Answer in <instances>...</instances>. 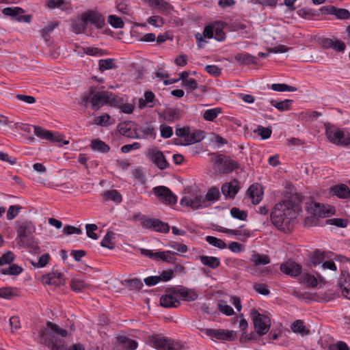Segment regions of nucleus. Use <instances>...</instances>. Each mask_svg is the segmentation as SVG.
<instances>
[{"mask_svg":"<svg viewBox=\"0 0 350 350\" xmlns=\"http://www.w3.org/2000/svg\"><path fill=\"white\" fill-rule=\"evenodd\" d=\"M199 259L202 264L212 269H216L220 265L219 259L215 256H200Z\"/></svg>","mask_w":350,"mask_h":350,"instance_id":"nucleus-28","label":"nucleus"},{"mask_svg":"<svg viewBox=\"0 0 350 350\" xmlns=\"http://www.w3.org/2000/svg\"><path fill=\"white\" fill-rule=\"evenodd\" d=\"M187 203H189V206L193 209L206 207L209 204L206 203L204 197L201 195L194 196L192 198H190L189 201H187Z\"/></svg>","mask_w":350,"mask_h":350,"instance_id":"nucleus-25","label":"nucleus"},{"mask_svg":"<svg viewBox=\"0 0 350 350\" xmlns=\"http://www.w3.org/2000/svg\"><path fill=\"white\" fill-rule=\"evenodd\" d=\"M270 103L272 106L278 109L280 111L288 110L291 105L293 103V100L290 99H286L282 101H277L275 100H271Z\"/></svg>","mask_w":350,"mask_h":350,"instance_id":"nucleus-35","label":"nucleus"},{"mask_svg":"<svg viewBox=\"0 0 350 350\" xmlns=\"http://www.w3.org/2000/svg\"><path fill=\"white\" fill-rule=\"evenodd\" d=\"M50 256L49 254H42L38 259V262H34L33 260L30 261V263L32 266L36 268L38 267H45L49 262Z\"/></svg>","mask_w":350,"mask_h":350,"instance_id":"nucleus-51","label":"nucleus"},{"mask_svg":"<svg viewBox=\"0 0 350 350\" xmlns=\"http://www.w3.org/2000/svg\"><path fill=\"white\" fill-rule=\"evenodd\" d=\"M109 120L110 116L108 114L105 113L95 118L94 120V124L101 126H106L109 124Z\"/></svg>","mask_w":350,"mask_h":350,"instance_id":"nucleus-59","label":"nucleus"},{"mask_svg":"<svg viewBox=\"0 0 350 350\" xmlns=\"http://www.w3.org/2000/svg\"><path fill=\"white\" fill-rule=\"evenodd\" d=\"M146 155L148 159L159 170H163L169 167L170 164L161 151L156 149H150Z\"/></svg>","mask_w":350,"mask_h":350,"instance_id":"nucleus-11","label":"nucleus"},{"mask_svg":"<svg viewBox=\"0 0 350 350\" xmlns=\"http://www.w3.org/2000/svg\"><path fill=\"white\" fill-rule=\"evenodd\" d=\"M221 190L226 198L233 199L239 190L238 182L234 180L225 183L222 185Z\"/></svg>","mask_w":350,"mask_h":350,"instance_id":"nucleus-20","label":"nucleus"},{"mask_svg":"<svg viewBox=\"0 0 350 350\" xmlns=\"http://www.w3.org/2000/svg\"><path fill=\"white\" fill-rule=\"evenodd\" d=\"M235 60L241 64H256V57L247 53H239L235 55Z\"/></svg>","mask_w":350,"mask_h":350,"instance_id":"nucleus-26","label":"nucleus"},{"mask_svg":"<svg viewBox=\"0 0 350 350\" xmlns=\"http://www.w3.org/2000/svg\"><path fill=\"white\" fill-rule=\"evenodd\" d=\"M325 257L324 252H321L318 249L315 250L309 255L310 263L314 267L321 264L324 260Z\"/></svg>","mask_w":350,"mask_h":350,"instance_id":"nucleus-33","label":"nucleus"},{"mask_svg":"<svg viewBox=\"0 0 350 350\" xmlns=\"http://www.w3.org/2000/svg\"><path fill=\"white\" fill-rule=\"evenodd\" d=\"M151 342L157 350H182L183 347L179 342L160 336H152Z\"/></svg>","mask_w":350,"mask_h":350,"instance_id":"nucleus-9","label":"nucleus"},{"mask_svg":"<svg viewBox=\"0 0 350 350\" xmlns=\"http://www.w3.org/2000/svg\"><path fill=\"white\" fill-rule=\"evenodd\" d=\"M302 282L308 288H314L317 286V278L310 273H304L302 275Z\"/></svg>","mask_w":350,"mask_h":350,"instance_id":"nucleus-44","label":"nucleus"},{"mask_svg":"<svg viewBox=\"0 0 350 350\" xmlns=\"http://www.w3.org/2000/svg\"><path fill=\"white\" fill-rule=\"evenodd\" d=\"M213 155H214L215 165L221 174H229L240 166L237 161L232 160L228 156L215 153Z\"/></svg>","mask_w":350,"mask_h":350,"instance_id":"nucleus-7","label":"nucleus"},{"mask_svg":"<svg viewBox=\"0 0 350 350\" xmlns=\"http://www.w3.org/2000/svg\"><path fill=\"white\" fill-rule=\"evenodd\" d=\"M247 194L252 199V203L258 204L262 199L263 191L259 184H253L247 189Z\"/></svg>","mask_w":350,"mask_h":350,"instance_id":"nucleus-19","label":"nucleus"},{"mask_svg":"<svg viewBox=\"0 0 350 350\" xmlns=\"http://www.w3.org/2000/svg\"><path fill=\"white\" fill-rule=\"evenodd\" d=\"M207 243H208L210 245L218 247L219 249H225L226 247V244L224 241H222L220 239H218L215 237L212 236H207L205 238Z\"/></svg>","mask_w":350,"mask_h":350,"instance_id":"nucleus-47","label":"nucleus"},{"mask_svg":"<svg viewBox=\"0 0 350 350\" xmlns=\"http://www.w3.org/2000/svg\"><path fill=\"white\" fill-rule=\"evenodd\" d=\"M176 254V252L171 251L162 252V255L160 260L168 263H175L176 258L173 256V255Z\"/></svg>","mask_w":350,"mask_h":350,"instance_id":"nucleus-63","label":"nucleus"},{"mask_svg":"<svg viewBox=\"0 0 350 350\" xmlns=\"http://www.w3.org/2000/svg\"><path fill=\"white\" fill-rule=\"evenodd\" d=\"M70 287L74 291L79 292L84 289L86 285L84 281L80 279L73 278L70 282Z\"/></svg>","mask_w":350,"mask_h":350,"instance_id":"nucleus-54","label":"nucleus"},{"mask_svg":"<svg viewBox=\"0 0 350 350\" xmlns=\"http://www.w3.org/2000/svg\"><path fill=\"white\" fill-rule=\"evenodd\" d=\"M120 344L123 345L124 347L128 350H135L137 347V342L131 340L126 336H120L118 338Z\"/></svg>","mask_w":350,"mask_h":350,"instance_id":"nucleus-40","label":"nucleus"},{"mask_svg":"<svg viewBox=\"0 0 350 350\" xmlns=\"http://www.w3.org/2000/svg\"><path fill=\"white\" fill-rule=\"evenodd\" d=\"M103 198L105 200H111L116 203H120L122 200L121 194L116 189L105 191Z\"/></svg>","mask_w":350,"mask_h":350,"instance_id":"nucleus-36","label":"nucleus"},{"mask_svg":"<svg viewBox=\"0 0 350 350\" xmlns=\"http://www.w3.org/2000/svg\"><path fill=\"white\" fill-rule=\"evenodd\" d=\"M280 269L283 273L295 278L301 274L302 267L294 261L289 260L282 263Z\"/></svg>","mask_w":350,"mask_h":350,"instance_id":"nucleus-16","label":"nucleus"},{"mask_svg":"<svg viewBox=\"0 0 350 350\" xmlns=\"http://www.w3.org/2000/svg\"><path fill=\"white\" fill-rule=\"evenodd\" d=\"M118 131L120 135L132 139L139 138L133 122L126 121L120 122L118 125Z\"/></svg>","mask_w":350,"mask_h":350,"instance_id":"nucleus-18","label":"nucleus"},{"mask_svg":"<svg viewBox=\"0 0 350 350\" xmlns=\"http://www.w3.org/2000/svg\"><path fill=\"white\" fill-rule=\"evenodd\" d=\"M142 226L144 228L162 233H167L170 231V226L159 219L148 218L142 221Z\"/></svg>","mask_w":350,"mask_h":350,"instance_id":"nucleus-12","label":"nucleus"},{"mask_svg":"<svg viewBox=\"0 0 350 350\" xmlns=\"http://www.w3.org/2000/svg\"><path fill=\"white\" fill-rule=\"evenodd\" d=\"M16 295V294L11 287H3L0 288V297L10 299Z\"/></svg>","mask_w":350,"mask_h":350,"instance_id":"nucleus-61","label":"nucleus"},{"mask_svg":"<svg viewBox=\"0 0 350 350\" xmlns=\"http://www.w3.org/2000/svg\"><path fill=\"white\" fill-rule=\"evenodd\" d=\"M228 26V23L221 22V21H217L215 23V38L217 41H223L226 38V33L223 31V28Z\"/></svg>","mask_w":350,"mask_h":350,"instance_id":"nucleus-27","label":"nucleus"},{"mask_svg":"<svg viewBox=\"0 0 350 350\" xmlns=\"http://www.w3.org/2000/svg\"><path fill=\"white\" fill-rule=\"evenodd\" d=\"M14 228L17 234L16 242L18 245L29 248L31 252L36 254L40 252L38 243L32 236L36 228L31 221L25 219L18 220L16 221Z\"/></svg>","mask_w":350,"mask_h":350,"instance_id":"nucleus-2","label":"nucleus"},{"mask_svg":"<svg viewBox=\"0 0 350 350\" xmlns=\"http://www.w3.org/2000/svg\"><path fill=\"white\" fill-rule=\"evenodd\" d=\"M57 25V23H50L46 26H45L43 29H41L40 33L42 37L46 40L49 41V35L53 31L55 27Z\"/></svg>","mask_w":350,"mask_h":350,"instance_id":"nucleus-52","label":"nucleus"},{"mask_svg":"<svg viewBox=\"0 0 350 350\" xmlns=\"http://www.w3.org/2000/svg\"><path fill=\"white\" fill-rule=\"evenodd\" d=\"M113 232H107L101 241L100 245L103 247H106L110 250L113 249L114 247V243L111 242V239L113 238Z\"/></svg>","mask_w":350,"mask_h":350,"instance_id":"nucleus-49","label":"nucleus"},{"mask_svg":"<svg viewBox=\"0 0 350 350\" xmlns=\"http://www.w3.org/2000/svg\"><path fill=\"white\" fill-rule=\"evenodd\" d=\"M176 135L180 138H184L185 142H187L190 135V128L189 126H184L183 128L176 126Z\"/></svg>","mask_w":350,"mask_h":350,"instance_id":"nucleus-55","label":"nucleus"},{"mask_svg":"<svg viewBox=\"0 0 350 350\" xmlns=\"http://www.w3.org/2000/svg\"><path fill=\"white\" fill-rule=\"evenodd\" d=\"M3 14L11 17H18L25 12L24 10L19 7L5 8L3 10Z\"/></svg>","mask_w":350,"mask_h":350,"instance_id":"nucleus-46","label":"nucleus"},{"mask_svg":"<svg viewBox=\"0 0 350 350\" xmlns=\"http://www.w3.org/2000/svg\"><path fill=\"white\" fill-rule=\"evenodd\" d=\"M14 260V254L12 252L8 251L0 256V266L5 264H11Z\"/></svg>","mask_w":350,"mask_h":350,"instance_id":"nucleus-58","label":"nucleus"},{"mask_svg":"<svg viewBox=\"0 0 350 350\" xmlns=\"http://www.w3.org/2000/svg\"><path fill=\"white\" fill-rule=\"evenodd\" d=\"M325 135L328 140L334 144L341 146L350 145V134L334 126H327Z\"/></svg>","mask_w":350,"mask_h":350,"instance_id":"nucleus-5","label":"nucleus"},{"mask_svg":"<svg viewBox=\"0 0 350 350\" xmlns=\"http://www.w3.org/2000/svg\"><path fill=\"white\" fill-rule=\"evenodd\" d=\"M90 146L92 150L102 153H106L110 150V147L100 139L92 140Z\"/></svg>","mask_w":350,"mask_h":350,"instance_id":"nucleus-31","label":"nucleus"},{"mask_svg":"<svg viewBox=\"0 0 350 350\" xmlns=\"http://www.w3.org/2000/svg\"><path fill=\"white\" fill-rule=\"evenodd\" d=\"M219 196L220 193L219 189L216 187H212L208 191L204 199L206 200V203L208 204V202H213L217 200Z\"/></svg>","mask_w":350,"mask_h":350,"instance_id":"nucleus-42","label":"nucleus"},{"mask_svg":"<svg viewBox=\"0 0 350 350\" xmlns=\"http://www.w3.org/2000/svg\"><path fill=\"white\" fill-rule=\"evenodd\" d=\"M250 260L255 266L265 265L270 262V258L267 254H260L254 252L250 257Z\"/></svg>","mask_w":350,"mask_h":350,"instance_id":"nucleus-29","label":"nucleus"},{"mask_svg":"<svg viewBox=\"0 0 350 350\" xmlns=\"http://www.w3.org/2000/svg\"><path fill=\"white\" fill-rule=\"evenodd\" d=\"M330 190L339 198L347 199L350 197L349 188L345 184L334 185L330 188Z\"/></svg>","mask_w":350,"mask_h":350,"instance_id":"nucleus-24","label":"nucleus"},{"mask_svg":"<svg viewBox=\"0 0 350 350\" xmlns=\"http://www.w3.org/2000/svg\"><path fill=\"white\" fill-rule=\"evenodd\" d=\"M33 128L35 135L41 139L49 140V137H52V132L50 131L45 130L38 126H33Z\"/></svg>","mask_w":350,"mask_h":350,"instance_id":"nucleus-43","label":"nucleus"},{"mask_svg":"<svg viewBox=\"0 0 350 350\" xmlns=\"http://www.w3.org/2000/svg\"><path fill=\"white\" fill-rule=\"evenodd\" d=\"M107 21L108 23L114 28H122L124 26V22L122 18L116 15H109Z\"/></svg>","mask_w":350,"mask_h":350,"instance_id":"nucleus-56","label":"nucleus"},{"mask_svg":"<svg viewBox=\"0 0 350 350\" xmlns=\"http://www.w3.org/2000/svg\"><path fill=\"white\" fill-rule=\"evenodd\" d=\"M254 133H258L262 139H267L271 135L272 131L270 126L263 127L259 125L256 129L254 131Z\"/></svg>","mask_w":350,"mask_h":350,"instance_id":"nucleus-50","label":"nucleus"},{"mask_svg":"<svg viewBox=\"0 0 350 350\" xmlns=\"http://www.w3.org/2000/svg\"><path fill=\"white\" fill-rule=\"evenodd\" d=\"M294 333L299 334L302 336L308 335L310 334V330L306 327L303 321L296 320L294 321L291 327Z\"/></svg>","mask_w":350,"mask_h":350,"instance_id":"nucleus-32","label":"nucleus"},{"mask_svg":"<svg viewBox=\"0 0 350 350\" xmlns=\"http://www.w3.org/2000/svg\"><path fill=\"white\" fill-rule=\"evenodd\" d=\"M347 220L342 218H332L326 221L327 224L334 225L340 228H345L347 226Z\"/></svg>","mask_w":350,"mask_h":350,"instance_id":"nucleus-60","label":"nucleus"},{"mask_svg":"<svg viewBox=\"0 0 350 350\" xmlns=\"http://www.w3.org/2000/svg\"><path fill=\"white\" fill-rule=\"evenodd\" d=\"M46 326L47 328L44 327L40 331V342L50 347L51 350H66L64 340L57 337L55 334L66 337L67 331L51 321L46 322Z\"/></svg>","mask_w":350,"mask_h":350,"instance_id":"nucleus-3","label":"nucleus"},{"mask_svg":"<svg viewBox=\"0 0 350 350\" xmlns=\"http://www.w3.org/2000/svg\"><path fill=\"white\" fill-rule=\"evenodd\" d=\"M250 314L255 332L257 333L258 336H262L265 335L271 327V320L269 317L259 313L255 308L251 310Z\"/></svg>","mask_w":350,"mask_h":350,"instance_id":"nucleus-6","label":"nucleus"},{"mask_svg":"<svg viewBox=\"0 0 350 350\" xmlns=\"http://www.w3.org/2000/svg\"><path fill=\"white\" fill-rule=\"evenodd\" d=\"M202 331L208 336L215 338L221 340H234L235 333L233 331L225 329H215L211 328L203 329Z\"/></svg>","mask_w":350,"mask_h":350,"instance_id":"nucleus-13","label":"nucleus"},{"mask_svg":"<svg viewBox=\"0 0 350 350\" xmlns=\"http://www.w3.org/2000/svg\"><path fill=\"white\" fill-rule=\"evenodd\" d=\"M150 5L157 9L161 13L167 14L174 9L173 6L165 0H148Z\"/></svg>","mask_w":350,"mask_h":350,"instance_id":"nucleus-22","label":"nucleus"},{"mask_svg":"<svg viewBox=\"0 0 350 350\" xmlns=\"http://www.w3.org/2000/svg\"><path fill=\"white\" fill-rule=\"evenodd\" d=\"M230 214L232 217L245 221L247 219V213L245 211H241L239 208L232 207L230 209Z\"/></svg>","mask_w":350,"mask_h":350,"instance_id":"nucleus-53","label":"nucleus"},{"mask_svg":"<svg viewBox=\"0 0 350 350\" xmlns=\"http://www.w3.org/2000/svg\"><path fill=\"white\" fill-rule=\"evenodd\" d=\"M123 284L127 286L131 291H138L140 290L143 286V283L142 281L137 278L125 280Z\"/></svg>","mask_w":350,"mask_h":350,"instance_id":"nucleus-41","label":"nucleus"},{"mask_svg":"<svg viewBox=\"0 0 350 350\" xmlns=\"http://www.w3.org/2000/svg\"><path fill=\"white\" fill-rule=\"evenodd\" d=\"M334 15L338 19H348L350 17L349 12L343 8H337L335 7V10L334 12Z\"/></svg>","mask_w":350,"mask_h":350,"instance_id":"nucleus-62","label":"nucleus"},{"mask_svg":"<svg viewBox=\"0 0 350 350\" xmlns=\"http://www.w3.org/2000/svg\"><path fill=\"white\" fill-rule=\"evenodd\" d=\"M87 23L83 18V14H81V17L79 19L75 20L72 25V31L76 33H81L85 31Z\"/></svg>","mask_w":350,"mask_h":350,"instance_id":"nucleus-34","label":"nucleus"},{"mask_svg":"<svg viewBox=\"0 0 350 350\" xmlns=\"http://www.w3.org/2000/svg\"><path fill=\"white\" fill-rule=\"evenodd\" d=\"M329 350H350V349L346 342L338 341L329 347Z\"/></svg>","mask_w":350,"mask_h":350,"instance_id":"nucleus-64","label":"nucleus"},{"mask_svg":"<svg viewBox=\"0 0 350 350\" xmlns=\"http://www.w3.org/2000/svg\"><path fill=\"white\" fill-rule=\"evenodd\" d=\"M165 291L179 297L186 301H192L198 299V295L193 289H190L182 286L178 287L167 288Z\"/></svg>","mask_w":350,"mask_h":350,"instance_id":"nucleus-10","label":"nucleus"},{"mask_svg":"<svg viewBox=\"0 0 350 350\" xmlns=\"http://www.w3.org/2000/svg\"><path fill=\"white\" fill-rule=\"evenodd\" d=\"M271 89L276 92H295L297 88L294 86L288 85L284 83H274L271 85Z\"/></svg>","mask_w":350,"mask_h":350,"instance_id":"nucleus-48","label":"nucleus"},{"mask_svg":"<svg viewBox=\"0 0 350 350\" xmlns=\"http://www.w3.org/2000/svg\"><path fill=\"white\" fill-rule=\"evenodd\" d=\"M113 94L108 92H98L94 94V90L92 88L89 94L85 95L83 100L88 102L90 100L94 110L99 109L102 106L109 103L111 101V96Z\"/></svg>","mask_w":350,"mask_h":350,"instance_id":"nucleus-8","label":"nucleus"},{"mask_svg":"<svg viewBox=\"0 0 350 350\" xmlns=\"http://www.w3.org/2000/svg\"><path fill=\"white\" fill-rule=\"evenodd\" d=\"M309 214L305 218L304 226L306 227L316 226L320 225V219L333 215L335 213L334 206L321 205L317 202H310L307 207Z\"/></svg>","mask_w":350,"mask_h":350,"instance_id":"nucleus-4","label":"nucleus"},{"mask_svg":"<svg viewBox=\"0 0 350 350\" xmlns=\"http://www.w3.org/2000/svg\"><path fill=\"white\" fill-rule=\"evenodd\" d=\"M155 95L151 91H146L144 94V98H141L138 101V107L144 109L146 107L152 108L155 105Z\"/></svg>","mask_w":350,"mask_h":350,"instance_id":"nucleus-21","label":"nucleus"},{"mask_svg":"<svg viewBox=\"0 0 350 350\" xmlns=\"http://www.w3.org/2000/svg\"><path fill=\"white\" fill-rule=\"evenodd\" d=\"M174 295L170 293H167V295H162L160 298V304L161 306L165 308H176L180 305V301Z\"/></svg>","mask_w":350,"mask_h":350,"instance_id":"nucleus-23","label":"nucleus"},{"mask_svg":"<svg viewBox=\"0 0 350 350\" xmlns=\"http://www.w3.org/2000/svg\"><path fill=\"white\" fill-rule=\"evenodd\" d=\"M163 116L166 121L172 122L180 118V111L176 108H167L165 110Z\"/></svg>","mask_w":350,"mask_h":350,"instance_id":"nucleus-30","label":"nucleus"},{"mask_svg":"<svg viewBox=\"0 0 350 350\" xmlns=\"http://www.w3.org/2000/svg\"><path fill=\"white\" fill-rule=\"evenodd\" d=\"M153 192L155 196L165 201L167 204H174L177 201L176 196L165 186L155 187L153 188Z\"/></svg>","mask_w":350,"mask_h":350,"instance_id":"nucleus-15","label":"nucleus"},{"mask_svg":"<svg viewBox=\"0 0 350 350\" xmlns=\"http://www.w3.org/2000/svg\"><path fill=\"white\" fill-rule=\"evenodd\" d=\"M83 18L87 25L91 23L98 29H102L105 24L104 17L100 13L94 11H88L83 13Z\"/></svg>","mask_w":350,"mask_h":350,"instance_id":"nucleus-17","label":"nucleus"},{"mask_svg":"<svg viewBox=\"0 0 350 350\" xmlns=\"http://www.w3.org/2000/svg\"><path fill=\"white\" fill-rule=\"evenodd\" d=\"M221 111L220 108H213L207 109L203 114V118L207 121H213Z\"/></svg>","mask_w":350,"mask_h":350,"instance_id":"nucleus-45","label":"nucleus"},{"mask_svg":"<svg viewBox=\"0 0 350 350\" xmlns=\"http://www.w3.org/2000/svg\"><path fill=\"white\" fill-rule=\"evenodd\" d=\"M41 282L43 284L53 285L55 287L64 284V275L57 270H53L51 272L43 275Z\"/></svg>","mask_w":350,"mask_h":350,"instance_id":"nucleus-14","label":"nucleus"},{"mask_svg":"<svg viewBox=\"0 0 350 350\" xmlns=\"http://www.w3.org/2000/svg\"><path fill=\"white\" fill-rule=\"evenodd\" d=\"M204 137V132L200 130L196 131L193 133H190V135L189 136V139L187 140V142H185V144H193L197 142H200Z\"/></svg>","mask_w":350,"mask_h":350,"instance_id":"nucleus-39","label":"nucleus"},{"mask_svg":"<svg viewBox=\"0 0 350 350\" xmlns=\"http://www.w3.org/2000/svg\"><path fill=\"white\" fill-rule=\"evenodd\" d=\"M303 196L292 194L288 199L275 206L271 213L272 224L280 230L286 233L291 231V223L300 211Z\"/></svg>","mask_w":350,"mask_h":350,"instance_id":"nucleus-1","label":"nucleus"},{"mask_svg":"<svg viewBox=\"0 0 350 350\" xmlns=\"http://www.w3.org/2000/svg\"><path fill=\"white\" fill-rule=\"evenodd\" d=\"M99 70L104 72L107 70L116 68L117 66L115 63V59L112 58L100 59L98 62Z\"/></svg>","mask_w":350,"mask_h":350,"instance_id":"nucleus-37","label":"nucleus"},{"mask_svg":"<svg viewBox=\"0 0 350 350\" xmlns=\"http://www.w3.org/2000/svg\"><path fill=\"white\" fill-rule=\"evenodd\" d=\"M22 271V267L16 264H12L8 268L0 269L1 273L3 275H19Z\"/></svg>","mask_w":350,"mask_h":350,"instance_id":"nucleus-38","label":"nucleus"},{"mask_svg":"<svg viewBox=\"0 0 350 350\" xmlns=\"http://www.w3.org/2000/svg\"><path fill=\"white\" fill-rule=\"evenodd\" d=\"M22 209V206L19 205H11L7 211V219L12 220L14 219Z\"/></svg>","mask_w":350,"mask_h":350,"instance_id":"nucleus-57","label":"nucleus"}]
</instances>
